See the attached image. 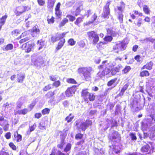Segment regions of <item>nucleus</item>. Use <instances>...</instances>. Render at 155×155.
Instances as JSON below:
<instances>
[{
    "label": "nucleus",
    "mask_w": 155,
    "mask_h": 155,
    "mask_svg": "<svg viewBox=\"0 0 155 155\" xmlns=\"http://www.w3.org/2000/svg\"><path fill=\"white\" fill-rule=\"evenodd\" d=\"M123 15L122 14H119L118 18L120 23H122L123 22Z\"/></svg>",
    "instance_id": "58"
},
{
    "label": "nucleus",
    "mask_w": 155,
    "mask_h": 155,
    "mask_svg": "<svg viewBox=\"0 0 155 155\" xmlns=\"http://www.w3.org/2000/svg\"><path fill=\"white\" fill-rule=\"evenodd\" d=\"M4 123L5 124V125L3 127V128L4 131H7L9 128V124L7 122H4Z\"/></svg>",
    "instance_id": "46"
},
{
    "label": "nucleus",
    "mask_w": 155,
    "mask_h": 155,
    "mask_svg": "<svg viewBox=\"0 0 155 155\" xmlns=\"http://www.w3.org/2000/svg\"><path fill=\"white\" fill-rule=\"evenodd\" d=\"M15 13L16 15L17 16H19L21 15L23 12L22 11H19V9H18L17 8L15 12Z\"/></svg>",
    "instance_id": "56"
},
{
    "label": "nucleus",
    "mask_w": 155,
    "mask_h": 155,
    "mask_svg": "<svg viewBox=\"0 0 155 155\" xmlns=\"http://www.w3.org/2000/svg\"><path fill=\"white\" fill-rule=\"evenodd\" d=\"M153 123V122L148 117L147 119L144 120L142 122V126L145 127H147L150 126L151 124Z\"/></svg>",
    "instance_id": "13"
},
{
    "label": "nucleus",
    "mask_w": 155,
    "mask_h": 155,
    "mask_svg": "<svg viewBox=\"0 0 155 155\" xmlns=\"http://www.w3.org/2000/svg\"><path fill=\"white\" fill-rule=\"evenodd\" d=\"M13 48V45L12 44H9L6 46H4L3 47V50L4 51H8L9 50H11Z\"/></svg>",
    "instance_id": "25"
},
{
    "label": "nucleus",
    "mask_w": 155,
    "mask_h": 155,
    "mask_svg": "<svg viewBox=\"0 0 155 155\" xmlns=\"http://www.w3.org/2000/svg\"><path fill=\"white\" fill-rule=\"evenodd\" d=\"M55 11V15L58 18H60L61 16V12L60 10H57Z\"/></svg>",
    "instance_id": "50"
},
{
    "label": "nucleus",
    "mask_w": 155,
    "mask_h": 155,
    "mask_svg": "<svg viewBox=\"0 0 155 155\" xmlns=\"http://www.w3.org/2000/svg\"><path fill=\"white\" fill-rule=\"evenodd\" d=\"M89 39L92 41L94 44H96L99 41V37L98 35L94 31H92L87 32Z\"/></svg>",
    "instance_id": "6"
},
{
    "label": "nucleus",
    "mask_w": 155,
    "mask_h": 155,
    "mask_svg": "<svg viewBox=\"0 0 155 155\" xmlns=\"http://www.w3.org/2000/svg\"><path fill=\"white\" fill-rule=\"evenodd\" d=\"M138 102L139 101L138 99L137 98H134L130 104V107L131 108H134L135 107H136L137 108H138Z\"/></svg>",
    "instance_id": "16"
},
{
    "label": "nucleus",
    "mask_w": 155,
    "mask_h": 155,
    "mask_svg": "<svg viewBox=\"0 0 155 155\" xmlns=\"http://www.w3.org/2000/svg\"><path fill=\"white\" fill-rule=\"evenodd\" d=\"M89 93L87 89L83 90L81 92V96L86 101H88V96L89 95Z\"/></svg>",
    "instance_id": "15"
},
{
    "label": "nucleus",
    "mask_w": 155,
    "mask_h": 155,
    "mask_svg": "<svg viewBox=\"0 0 155 155\" xmlns=\"http://www.w3.org/2000/svg\"><path fill=\"white\" fill-rule=\"evenodd\" d=\"M65 138L63 137H62L61 139V141L60 143L57 145V147L60 149H62L65 143L64 141Z\"/></svg>",
    "instance_id": "23"
},
{
    "label": "nucleus",
    "mask_w": 155,
    "mask_h": 155,
    "mask_svg": "<svg viewBox=\"0 0 155 155\" xmlns=\"http://www.w3.org/2000/svg\"><path fill=\"white\" fill-rule=\"evenodd\" d=\"M110 72V69L108 67L104 69L101 72V74L102 75H105L108 74Z\"/></svg>",
    "instance_id": "30"
},
{
    "label": "nucleus",
    "mask_w": 155,
    "mask_h": 155,
    "mask_svg": "<svg viewBox=\"0 0 155 155\" xmlns=\"http://www.w3.org/2000/svg\"><path fill=\"white\" fill-rule=\"evenodd\" d=\"M54 95V92L49 91L45 95V96L47 98H49L52 97Z\"/></svg>",
    "instance_id": "41"
},
{
    "label": "nucleus",
    "mask_w": 155,
    "mask_h": 155,
    "mask_svg": "<svg viewBox=\"0 0 155 155\" xmlns=\"http://www.w3.org/2000/svg\"><path fill=\"white\" fill-rule=\"evenodd\" d=\"M25 78V74L21 73L17 75V81L18 82L22 83Z\"/></svg>",
    "instance_id": "17"
},
{
    "label": "nucleus",
    "mask_w": 155,
    "mask_h": 155,
    "mask_svg": "<svg viewBox=\"0 0 155 155\" xmlns=\"http://www.w3.org/2000/svg\"><path fill=\"white\" fill-rule=\"evenodd\" d=\"M25 99L24 97L20 98L17 102L16 108V110H18L21 108L23 104L25 102Z\"/></svg>",
    "instance_id": "12"
},
{
    "label": "nucleus",
    "mask_w": 155,
    "mask_h": 155,
    "mask_svg": "<svg viewBox=\"0 0 155 155\" xmlns=\"http://www.w3.org/2000/svg\"><path fill=\"white\" fill-rule=\"evenodd\" d=\"M94 94V93H90L89 95L88 96V100L89 99L90 101H94L95 97Z\"/></svg>",
    "instance_id": "32"
},
{
    "label": "nucleus",
    "mask_w": 155,
    "mask_h": 155,
    "mask_svg": "<svg viewBox=\"0 0 155 155\" xmlns=\"http://www.w3.org/2000/svg\"><path fill=\"white\" fill-rule=\"evenodd\" d=\"M30 39V38L28 37H26L23 39H21L19 41V43L21 44L25 42L28 40Z\"/></svg>",
    "instance_id": "51"
},
{
    "label": "nucleus",
    "mask_w": 155,
    "mask_h": 155,
    "mask_svg": "<svg viewBox=\"0 0 155 155\" xmlns=\"http://www.w3.org/2000/svg\"><path fill=\"white\" fill-rule=\"evenodd\" d=\"M74 116L71 114H70L65 119L67 121V123H69L71 122L74 119Z\"/></svg>",
    "instance_id": "27"
},
{
    "label": "nucleus",
    "mask_w": 155,
    "mask_h": 155,
    "mask_svg": "<svg viewBox=\"0 0 155 155\" xmlns=\"http://www.w3.org/2000/svg\"><path fill=\"white\" fill-rule=\"evenodd\" d=\"M154 131H151V134L149 135V138L151 140H155V133Z\"/></svg>",
    "instance_id": "44"
},
{
    "label": "nucleus",
    "mask_w": 155,
    "mask_h": 155,
    "mask_svg": "<svg viewBox=\"0 0 155 155\" xmlns=\"http://www.w3.org/2000/svg\"><path fill=\"white\" fill-rule=\"evenodd\" d=\"M83 137V135L80 133L77 134L75 136V137L77 139H81Z\"/></svg>",
    "instance_id": "63"
},
{
    "label": "nucleus",
    "mask_w": 155,
    "mask_h": 155,
    "mask_svg": "<svg viewBox=\"0 0 155 155\" xmlns=\"http://www.w3.org/2000/svg\"><path fill=\"white\" fill-rule=\"evenodd\" d=\"M97 18V16L96 14H94L91 18V20L88 22L89 24H91L94 22L96 19Z\"/></svg>",
    "instance_id": "37"
},
{
    "label": "nucleus",
    "mask_w": 155,
    "mask_h": 155,
    "mask_svg": "<svg viewBox=\"0 0 155 155\" xmlns=\"http://www.w3.org/2000/svg\"><path fill=\"white\" fill-rule=\"evenodd\" d=\"M121 109V107L119 104H117L115 107V110L114 111L115 115H118L119 113L120 112Z\"/></svg>",
    "instance_id": "29"
},
{
    "label": "nucleus",
    "mask_w": 155,
    "mask_h": 155,
    "mask_svg": "<svg viewBox=\"0 0 155 155\" xmlns=\"http://www.w3.org/2000/svg\"><path fill=\"white\" fill-rule=\"evenodd\" d=\"M26 46L25 48H26L27 51V52H30L31 49L33 48L35 44L31 41H29L28 42L25 43Z\"/></svg>",
    "instance_id": "14"
},
{
    "label": "nucleus",
    "mask_w": 155,
    "mask_h": 155,
    "mask_svg": "<svg viewBox=\"0 0 155 155\" xmlns=\"http://www.w3.org/2000/svg\"><path fill=\"white\" fill-rule=\"evenodd\" d=\"M110 4V2H107L104 7L102 15L105 18H108L110 15V9L109 8Z\"/></svg>",
    "instance_id": "8"
},
{
    "label": "nucleus",
    "mask_w": 155,
    "mask_h": 155,
    "mask_svg": "<svg viewBox=\"0 0 155 155\" xmlns=\"http://www.w3.org/2000/svg\"><path fill=\"white\" fill-rule=\"evenodd\" d=\"M51 41L52 43H54L56 41L58 40V38L57 35L55 36H52L51 38Z\"/></svg>",
    "instance_id": "45"
},
{
    "label": "nucleus",
    "mask_w": 155,
    "mask_h": 155,
    "mask_svg": "<svg viewBox=\"0 0 155 155\" xmlns=\"http://www.w3.org/2000/svg\"><path fill=\"white\" fill-rule=\"evenodd\" d=\"M113 39V36L110 35L106 36L104 38V40L105 41L109 42H110Z\"/></svg>",
    "instance_id": "33"
},
{
    "label": "nucleus",
    "mask_w": 155,
    "mask_h": 155,
    "mask_svg": "<svg viewBox=\"0 0 155 155\" xmlns=\"http://www.w3.org/2000/svg\"><path fill=\"white\" fill-rule=\"evenodd\" d=\"M56 35L58 38V40H59L61 39H63V38L65 35V33L64 32L60 34H57Z\"/></svg>",
    "instance_id": "53"
},
{
    "label": "nucleus",
    "mask_w": 155,
    "mask_h": 155,
    "mask_svg": "<svg viewBox=\"0 0 155 155\" xmlns=\"http://www.w3.org/2000/svg\"><path fill=\"white\" fill-rule=\"evenodd\" d=\"M67 17L68 18L70 21H73L75 19V17L71 15H68Z\"/></svg>",
    "instance_id": "49"
},
{
    "label": "nucleus",
    "mask_w": 155,
    "mask_h": 155,
    "mask_svg": "<svg viewBox=\"0 0 155 155\" xmlns=\"http://www.w3.org/2000/svg\"><path fill=\"white\" fill-rule=\"evenodd\" d=\"M80 121L79 120H77L75 124V126L77 127L78 130H81L82 131H84L89 126L92 124V122L91 120H86L85 122H81L80 124Z\"/></svg>",
    "instance_id": "2"
},
{
    "label": "nucleus",
    "mask_w": 155,
    "mask_h": 155,
    "mask_svg": "<svg viewBox=\"0 0 155 155\" xmlns=\"http://www.w3.org/2000/svg\"><path fill=\"white\" fill-rule=\"evenodd\" d=\"M31 61L32 63L37 67H43L45 65V61L41 56L38 57L33 56Z\"/></svg>",
    "instance_id": "4"
},
{
    "label": "nucleus",
    "mask_w": 155,
    "mask_h": 155,
    "mask_svg": "<svg viewBox=\"0 0 155 155\" xmlns=\"http://www.w3.org/2000/svg\"><path fill=\"white\" fill-rule=\"evenodd\" d=\"M71 145L70 143H68L66 145L64 149V151L67 152L69 151L71 149Z\"/></svg>",
    "instance_id": "36"
},
{
    "label": "nucleus",
    "mask_w": 155,
    "mask_h": 155,
    "mask_svg": "<svg viewBox=\"0 0 155 155\" xmlns=\"http://www.w3.org/2000/svg\"><path fill=\"white\" fill-rule=\"evenodd\" d=\"M150 74L147 71H143L140 73V76L141 77H147Z\"/></svg>",
    "instance_id": "28"
},
{
    "label": "nucleus",
    "mask_w": 155,
    "mask_h": 155,
    "mask_svg": "<svg viewBox=\"0 0 155 155\" xmlns=\"http://www.w3.org/2000/svg\"><path fill=\"white\" fill-rule=\"evenodd\" d=\"M47 122L46 121L42 120L39 123L38 126L39 128L41 130H46V126L47 124L45 123V122Z\"/></svg>",
    "instance_id": "22"
},
{
    "label": "nucleus",
    "mask_w": 155,
    "mask_h": 155,
    "mask_svg": "<svg viewBox=\"0 0 155 155\" xmlns=\"http://www.w3.org/2000/svg\"><path fill=\"white\" fill-rule=\"evenodd\" d=\"M143 8V11L146 14H148L149 13V10L147 5H144Z\"/></svg>",
    "instance_id": "54"
},
{
    "label": "nucleus",
    "mask_w": 155,
    "mask_h": 155,
    "mask_svg": "<svg viewBox=\"0 0 155 155\" xmlns=\"http://www.w3.org/2000/svg\"><path fill=\"white\" fill-rule=\"evenodd\" d=\"M65 42V40L64 39H61L58 43L57 47L56 48V49L58 50L60 49L63 45Z\"/></svg>",
    "instance_id": "26"
},
{
    "label": "nucleus",
    "mask_w": 155,
    "mask_h": 155,
    "mask_svg": "<svg viewBox=\"0 0 155 155\" xmlns=\"http://www.w3.org/2000/svg\"><path fill=\"white\" fill-rule=\"evenodd\" d=\"M141 143L142 146L140 149L141 151L146 154H150L151 150L149 145L144 141H142Z\"/></svg>",
    "instance_id": "7"
},
{
    "label": "nucleus",
    "mask_w": 155,
    "mask_h": 155,
    "mask_svg": "<svg viewBox=\"0 0 155 155\" xmlns=\"http://www.w3.org/2000/svg\"><path fill=\"white\" fill-rule=\"evenodd\" d=\"M4 149L3 148L2 150L0 152V155H9L8 152L4 151Z\"/></svg>",
    "instance_id": "60"
},
{
    "label": "nucleus",
    "mask_w": 155,
    "mask_h": 155,
    "mask_svg": "<svg viewBox=\"0 0 155 155\" xmlns=\"http://www.w3.org/2000/svg\"><path fill=\"white\" fill-rule=\"evenodd\" d=\"M122 68V66L120 64H119L117 66L114 68H113L114 69V70H115L117 73L119 72L120 71L121 69Z\"/></svg>",
    "instance_id": "40"
},
{
    "label": "nucleus",
    "mask_w": 155,
    "mask_h": 155,
    "mask_svg": "<svg viewBox=\"0 0 155 155\" xmlns=\"http://www.w3.org/2000/svg\"><path fill=\"white\" fill-rule=\"evenodd\" d=\"M128 43L125 42V40H123L122 42H117L116 44L114 45L113 48V50L116 53H118L120 51L124 50L126 47V45Z\"/></svg>",
    "instance_id": "3"
},
{
    "label": "nucleus",
    "mask_w": 155,
    "mask_h": 155,
    "mask_svg": "<svg viewBox=\"0 0 155 155\" xmlns=\"http://www.w3.org/2000/svg\"><path fill=\"white\" fill-rule=\"evenodd\" d=\"M110 140L114 144L119 143L121 140L120 134L117 131H114L109 136Z\"/></svg>",
    "instance_id": "5"
},
{
    "label": "nucleus",
    "mask_w": 155,
    "mask_h": 155,
    "mask_svg": "<svg viewBox=\"0 0 155 155\" xmlns=\"http://www.w3.org/2000/svg\"><path fill=\"white\" fill-rule=\"evenodd\" d=\"M82 21L83 19L79 17L77 19L76 21L74 22V24L80 27L79 24Z\"/></svg>",
    "instance_id": "39"
},
{
    "label": "nucleus",
    "mask_w": 155,
    "mask_h": 155,
    "mask_svg": "<svg viewBox=\"0 0 155 155\" xmlns=\"http://www.w3.org/2000/svg\"><path fill=\"white\" fill-rule=\"evenodd\" d=\"M68 20L67 19L64 18L59 24V27L61 28L64 26L65 24L68 22Z\"/></svg>",
    "instance_id": "31"
},
{
    "label": "nucleus",
    "mask_w": 155,
    "mask_h": 155,
    "mask_svg": "<svg viewBox=\"0 0 155 155\" xmlns=\"http://www.w3.org/2000/svg\"><path fill=\"white\" fill-rule=\"evenodd\" d=\"M53 86L57 87L60 85V82L59 81H57L54 82L53 84Z\"/></svg>",
    "instance_id": "57"
},
{
    "label": "nucleus",
    "mask_w": 155,
    "mask_h": 155,
    "mask_svg": "<svg viewBox=\"0 0 155 155\" xmlns=\"http://www.w3.org/2000/svg\"><path fill=\"white\" fill-rule=\"evenodd\" d=\"M153 65V63L150 61L149 63H147L145 65H144L142 68V69H147L148 70H150L152 69V67Z\"/></svg>",
    "instance_id": "21"
},
{
    "label": "nucleus",
    "mask_w": 155,
    "mask_h": 155,
    "mask_svg": "<svg viewBox=\"0 0 155 155\" xmlns=\"http://www.w3.org/2000/svg\"><path fill=\"white\" fill-rule=\"evenodd\" d=\"M94 72L93 68L91 67H81L78 69V72L83 74L84 78L86 81L91 80V74Z\"/></svg>",
    "instance_id": "1"
},
{
    "label": "nucleus",
    "mask_w": 155,
    "mask_h": 155,
    "mask_svg": "<svg viewBox=\"0 0 155 155\" xmlns=\"http://www.w3.org/2000/svg\"><path fill=\"white\" fill-rule=\"evenodd\" d=\"M67 81L69 83L76 84V82L74 79L71 78L68 79Z\"/></svg>",
    "instance_id": "52"
},
{
    "label": "nucleus",
    "mask_w": 155,
    "mask_h": 155,
    "mask_svg": "<svg viewBox=\"0 0 155 155\" xmlns=\"http://www.w3.org/2000/svg\"><path fill=\"white\" fill-rule=\"evenodd\" d=\"M37 2L39 5L41 6H43L45 3V2L43 0H37Z\"/></svg>",
    "instance_id": "59"
},
{
    "label": "nucleus",
    "mask_w": 155,
    "mask_h": 155,
    "mask_svg": "<svg viewBox=\"0 0 155 155\" xmlns=\"http://www.w3.org/2000/svg\"><path fill=\"white\" fill-rule=\"evenodd\" d=\"M117 80V78H115L114 79L110 80L108 82L107 85L109 86H111L113 84H114L115 83L116 81Z\"/></svg>",
    "instance_id": "35"
},
{
    "label": "nucleus",
    "mask_w": 155,
    "mask_h": 155,
    "mask_svg": "<svg viewBox=\"0 0 155 155\" xmlns=\"http://www.w3.org/2000/svg\"><path fill=\"white\" fill-rule=\"evenodd\" d=\"M16 111L15 113V115L17 114H23L25 115L28 112V109L26 108H25L22 110H17Z\"/></svg>",
    "instance_id": "18"
},
{
    "label": "nucleus",
    "mask_w": 155,
    "mask_h": 155,
    "mask_svg": "<svg viewBox=\"0 0 155 155\" xmlns=\"http://www.w3.org/2000/svg\"><path fill=\"white\" fill-rule=\"evenodd\" d=\"M131 69V68L130 66H126L124 69L122 70V73L124 74H127L130 71Z\"/></svg>",
    "instance_id": "34"
},
{
    "label": "nucleus",
    "mask_w": 155,
    "mask_h": 155,
    "mask_svg": "<svg viewBox=\"0 0 155 155\" xmlns=\"http://www.w3.org/2000/svg\"><path fill=\"white\" fill-rule=\"evenodd\" d=\"M107 35H110L111 36L115 37L118 35V33L115 31V30L114 28H110L107 29Z\"/></svg>",
    "instance_id": "11"
},
{
    "label": "nucleus",
    "mask_w": 155,
    "mask_h": 155,
    "mask_svg": "<svg viewBox=\"0 0 155 155\" xmlns=\"http://www.w3.org/2000/svg\"><path fill=\"white\" fill-rule=\"evenodd\" d=\"M76 41H74L72 38L70 39L68 41V43L69 45L71 46L74 45L75 44Z\"/></svg>",
    "instance_id": "48"
},
{
    "label": "nucleus",
    "mask_w": 155,
    "mask_h": 155,
    "mask_svg": "<svg viewBox=\"0 0 155 155\" xmlns=\"http://www.w3.org/2000/svg\"><path fill=\"white\" fill-rule=\"evenodd\" d=\"M129 85L130 84L129 83H127L126 84H125L123 87L122 88L118 95L120 96H122L125 91L127 90V88H128Z\"/></svg>",
    "instance_id": "20"
},
{
    "label": "nucleus",
    "mask_w": 155,
    "mask_h": 155,
    "mask_svg": "<svg viewBox=\"0 0 155 155\" xmlns=\"http://www.w3.org/2000/svg\"><path fill=\"white\" fill-rule=\"evenodd\" d=\"M76 87H72L68 89L65 92L66 96L68 97L73 96L76 91Z\"/></svg>",
    "instance_id": "10"
},
{
    "label": "nucleus",
    "mask_w": 155,
    "mask_h": 155,
    "mask_svg": "<svg viewBox=\"0 0 155 155\" xmlns=\"http://www.w3.org/2000/svg\"><path fill=\"white\" fill-rule=\"evenodd\" d=\"M50 111V109L48 108H46L43 109L42 111V113L43 114H47L49 113Z\"/></svg>",
    "instance_id": "55"
},
{
    "label": "nucleus",
    "mask_w": 155,
    "mask_h": 155,
    "mask_svg": "<svg viewBox=\"0 0 155 155\" xmlns=\"http://www.w3.org/2000/svg\"><path fill=\"white\" fill-rule=\"evenodd\" d=\"M116 147H117L116 146H115L114 147L113 149V152H114L116 154H118L120 153V150L117 149Z\"/></svg>",
    "instance_id": "62"
},
{
    "label": "nucleus",
    "mask_w": 155,
    "mask_h": 155,
    "mask_svg": "<svg viewBox=\"0 0 155 155\" xmlns=\"http://www.w3.org/2000/svg\"><path fill=\"white\" fill-rule=\"evenodd\" d=\"M49 16H48V19H47V21L48 23V24H53L54 21V17L52 16L51 18H49Z\"/></svg>",
    "instance_id": "43"
},
{
    "label": "nucleus",
    "mask_w": 155,
    "mask_h": 155,
    "mask_svg": "<svg viewBox=\"0 0 155 155\" xmlns=\"http://www.w3.org/2000/svg\"><path fill=\"white\" fill-rule=\"evenodd\" d=\"M130 136L132 141H135L136 140L137 138L135 133H131L130 134Z\"/></svg>",
    "instance_id": "38"
},
{
    "label": "nucleus",
    "mask_w": 155,
    "mask_h": 155,
    "mask_svg": "<svg viewBox=\"0 0 155 155\" xmlns=\"http://www.w3.org/2000/svg\"><path fill=\"white\" fill-rule=\"evenodd\" d=\"M14 137L16 139V141L17 142L21 141L22 140V136L18 134L17 131L15 132L14 134Z\"/></svg>",
    "instance_id": "24"
},
{
    "label": "nucleus",
    "mask_w": 155,
    "mask_h": 155,
    "mask_svg": "<svg viewBox=\"0 0 155 155\" xmlns=\"http://www.w3.org/2000/svg\"><path fill=\"white\" fill-rule=\"evenodd\" d=\"M148 117L150 119L153 123H154L155 122V113L151 114L148 116Z\"/></svg>",
    "instance_id": "42"
},
{
    "label": "nucleus",
    "mask_w": 155,
    "mask_h": 155,
    "mask_svg": "<svg viewBox=\"0 0 155 155\" xmlns=\"http://www.w3.org/2000/svg\"><path fill=\"white\" fill-rule=\"evenodd\" d=\"M9 145V146L14 150H16V147L15 145L13 143L11 142L10 143Z\"/></svg>",
    "instance_id": "61"
},
{
    "label": "nucleus",
    "mask_w": 155,
    "mask_h": 155,
    "mask_svg": "<svg viewBox=\"0 0 155 155\" xmlns=\"http://www.w3.org/2000/svg\"><path fill=\"white\" fill-rule=\"evenodd\" d=\"M80 7H78L76 10L75 13V15L76 16H77L80 13L81 11Z\"/></svg>",
    "instance_id": "64"
},
{
    "label": "nucleus",
    "mask_w": 155,
    "mask_h": 155,
    "mask_svg": "<svg viewBox=\"0 0 155 155\" xmlns=\"http://www.w3.org/2000/svg\"><path fill=\"white\" fill-rule=\"evenodd\" d=\"M31 35L33 37L38 36L40 33V30L37 25L34 26L31 29L29 30Z\"/></svg>",
    "instance_id": "9"
},
{
    "label": "nucleus",
    "mask_w": 155,
    "mask_h": 155,
    "mask_svg": "<svg viewBox=\"0 0 155 155\" xmlns=\"http://www.w3.org/2000/svg\"><path fill=\"white\" fill-rule=\"evenodd\" d=\"M20 30L19 29H15L12 32V35L17 36V35L20 34Z\"/></svg>",
    "instance_id": "47"
},
{
    "label": "nucleus",
    "mask_w": 155,
    "mask_h": 155,
    "mask_svg": "<svg viewBox=\"0 0 155 155\" xmlns=\"http://www.w3.org/2000/svg\"><path fill=\"white\" fill-rule=\"evenodd\" d=\"M109 64L107 63V61H104L102 62L101 64L99 66L98 68L99 69H104L108 67Z\"/></svg>",
    "instance_id": "19"
}]
</instances>
